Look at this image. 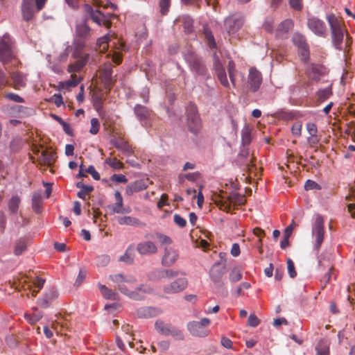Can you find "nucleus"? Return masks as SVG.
<instances>
[{
	"instance_id": "obj_1",
	"label": "nucleus",
	"mask_w": 355,
	"mask_h": 355,
	"mask_svg": "<svg viewBox=\"0 0 355 355\" xmlns=\"http://www.w3.org/2000/svg\"><path fill=\"white\" fill-rule=\"evenodd\" d=\"M330 26L332 43L335 48L339 51L343 50V42L344 38L345 26L342 19L334 14H329L326 17Z\"/></svg>"
},
{
	"instance_id": "obj_2",
	"label": "nucleus",
	"mask_w": 355,
	"mask_h": 355,
	"mask_svg": "<svg viewBox=\"0 0 355 355\" xmlns=\"http://www.w3.org/2000/svg\"><path fill=\"white\" fill-rule=\"evenodd\" d=\"M110 279L116 284L115 287L125 295L130 291L136 283L135 277L130 275H124L123 274H115L110 275Z\"/></svg>"
},
{
	"instance_id": "obj_3",
	"label": "nucleus",
	"mask_w": 355,
	"mask_h": 355,
	"mask_svg": "<svg viewBox=\"0 0 355 355\" xmlns=\"http://www.w3.org/2000/svg\"><path fill=\"white\" fill-rule=\"evenodd\" d=\"M187 126L189 130L197 135L201 129V120L196 105L189 104L187 107Z\"/></svg>"
},
{
	"instance_id": "obj_4",
	"label": "nucleus",
	"mask_w": 355,
	"mask_h": 355,
	"mask_svg": "<svg viewBox=\"0 0 355 355\" xmlns=\"http://www.w3.org/2000/svg\"><path fill=\"white\" fill-rule=\"evenodd\" d=\"M226 271L225 263L220 261L215 263L211 268L209 277L216 287L223 288L225 286L223 277Z\"/></svg>"
},
{
	"instance_id": "obj_5",
	"label": "nucleus",
	"mask_w": 355,
	"mask_h": 355,
	"mask_svg": "<svg viewBox=\"0 0 355 355\" xmlns=\"http://www.w3.org/2000/svg\"><path fill=\"white\" fill-rule=\"evenodd\" d=\"M13 58L11 38L8 34H5L0 37V60L6 63L10 61Z\"/></svg>"
},
{
	"instance_id": "obj_6",
	"label": "nucleus",
	"mask_w": 355,
	"mask_h": 355,
	"mask_svg": "<svg viewBox=\"0 0 355 355\" xmlns=\"http://www.w3.org/2000/svg\"><path fill=\"white\" fill-rule=\"evenodd\" d=\"M211 323L209 318H202L200 321H192L187 324V329L191 335L198 337H205L207 335V327Z\"/></svg>"
},
{
	"instance_id": "obj_7",
	"label": "nucleus",
	"mask_w": 355,
	"mask_h": 355,
	"mask_svg": "<svg viewBox=\"0 0 355 355\" xmlns=\"http://www.w3.org/2000/svg\"><path fill=\"white\" fill-rule=\"evenodd\" d=\"M85 10L89 14L91 19L94 22L96 23L99 26L103 24L107 28L110 27L112 24L110 17H114V15L110 14V17H108L98 10H94V8L88 4L85 6Z\"/></svg>"
},
{
	"instance_id": "obj_8",
	"label": "nucleus",
	"mask_w": 355,
	"mask_h": 355,
	"mask_svg": "<svg viewBox=\"0 0 355 355\" xmlns=\"http://www.w3.org/2000/svg\"><path fill=\"white\" fill-rule=\"evenodd\" d=\"M262 83V75L256 68L252 67L249 69L246 87L251 92H257Z\"/></svg>"
},
{
	"instance_id": "obj_9",
	"label": "nucleus",
	"mask_w": 355,
	"mask_h": 355,
	"mask_svg": "<svg viewBox=\"0 0 355 355\" xmlns=\"http://www.w3.org/2000/svg\"><path fill=\"white\" fill-rule=\"evenodd\" d=\"M312 233L315 236L314 248L318 251L324 241V219L322 216H318L316 217L313 226Z\"/></svg>"
},
{
	"instance_id": "obj_10",
	"label": "nucleus",
	"mask_w": 355,
	"mask_h": 355,
	"mask_svg": "<svg viewBox=\"0 0 355 355\" xmlns=\"http://www.w3.org/2000/svg\"><path fill=\"white\" fill-rule=\"evenodd\" d=\"M244 23V19L241 16H230L224 21V28L229 35H234L238 32Z\"/></svg>"
},
{
	"instance_id": "obj_11",
	"label": "nucleus",
	"mask_w": 355,
	"mask_h": 355,
	"mask_svg": "<svg viewBox=\"0 0 355 355\" xmlns=\"http://www.w3.org/2000/svg\"><path fill=\"white\" fill-rule=\"evenodd\" d=\"M188 285V281L185 277L178 278L175 281L165 285L163 288L164 293L172 295L183 291Z\"/></svg>"
},
{
	"instance_id": "obj_12",
	"label": "nucleus",
	"mask_w": 355,
	"mask_h": 355,
	"mask_svg": "<svg viewBox=\"0 0 355 355\" xmlns=\"http://www.w3.org/2000/svg\"><path fill=\"white\" fill-rule=\"evenodd\" d=\"M186 61L189 64L191 70L197 74L203 75L206 73V67L201 60L193 53H189L184 55Z\"/></svg>"
},
{
	"instance_id": "obj_13",
	"label": "nucleus",
	"mask_w": 355,
	"mask_h": 355,
	"mask_svg": "<svg viewBox=\"0 0 355 355\" xmlns=\"http://www.w3.org/2000/svg\"><path fill=\"white\" fill-rule=\"evenodd\" d=\"M307 25L309 28L316 35L320 37L325 36L327 33V27L322 19L316 17H310L308 19Z\"/></svg>"
},
{
	"instance_id": "obj_14",
	"label": "nucleus",
	"mask_w": 355,
	"mask_h": 355,
	"mask_svg": "<svg viewBox=\"0 0 355 355\" xmlns=\"http://www.w3.org/2000/svg\"><path fill=\"white\" fill-rule=\"evenodd\" d=\"M243 200V197L239 194H234L227 197L225 200L220 198L216 199L215 204L219 207V209L224 210L226 212H229L231 210L232 203H242Z\"/></svg>"
},
{
	"instance_id": "obj_15",
	"label": "nucleus",
	"mask_w": 355,
	"mask_h": 355,
	"mask_svg": "<svg viewBox=\"0 0 355 355\" xmlns=\"http://www.w3.org/2000/svg\"><path fill=\"white\" fill-rule=\"evenodd\" d=\"M44 282L45 279L39 277H35L28 282L25 277L20 279V284H22L23 286H26L27 288L31 291L32 295L34 297L36 296L40 290L43 288Z\"/></svg>"
},
{
	"instance_id": "obj_16",
	"label": "nucleus",
	"mask_w": 355,
	"mask_h": 355,
	"mask_svg": "<svg viewBox=\"0 0 355 355\" xmlns=\"http://www.w3.org/2000/svg\"><path fill=\"white\" fill-rule=\"evenodd\" d=\"M112 67L111 62L105 63L100 72V76L106 87H110L115 82L112 77Z\"/></svg>"
},
{
	"instance_id": "obj_17",
	"label": "nucleus",
	"mask_w": 355,
	"mask_h": 355,
	"mask_svg": "<svg viewBox=\"0 0 355 355\" xmlns=\"http://www.w3.org/2000/svg\"><path fill=\"white\" fill-rule=\"evenodd\" d=\"M137 250L141 255H150L157 253V248L153 242L146 241L139 243Z\"/></svg>"
},
{
	"instance_id": "obj_18",
	"label": "nucleus",
	"mask_w": 355,
	"mask_h": 355,
	"mask_svg": "<svg viewBox=\"0 0 355 355\" xmlns=\"http://www.w3.org/2000/svg\"><path fill=\"white\" fill-rule=\"evenodd\" d=\"M179 254L176 250L172 248H166L162 259V264L164 266H171L178 260Z\"/></svg>"
},
{
	"instance_id": "obj_19",
	"label": "nucleus",
	"mask_w": 355,
	"mask_h": 355,
	"mask_svg": "<svg viewBox=\"0 0 355 355\" xmlns=\"http://www.w3.org/2000/svg\"><path fill=\"white\" fill-rule=\"evenodd\" d=\"M214 67L216 73L217 78L220 84L225 88H230V85L227 80L225 70L219 60H215Z\"/></svg>"
},
{
	"instance_id": "obj_20",
	"label": "nucleus",
	"mask_w": 355,
	"mask_h": 355,
	"mask_svg": "<svg viewBox=\"0 0 355 355\" xmlns=\"http://www.w3.org/2000/svg\"><path fill=\"white\" fill-rule=\"evenodd\" d=\"M134 111L137 118L140 121L142 125H146L150 116V110L145 106L137 104L135 106Z\"/></svg>"
},
{
	"instance_id": "obj_21",
	"label": "nucleus",
	"mask_w": 355,
	"mask_h": 355,
	"mask_svg": "<svg viewBox=\"0 0 355 355\" xmlns=\"http://www.w3.org/2000/svg\"><path fill=\"white\" fill-rule=\"evenodd\" d=\"M21 12L24 20L28 21L34 16V5L33 0H23L21 6Z\"/></svg>"
},
{
	"instance_id": "obj_22",
	"label": "nucleus",
	"mask_w": 355,
	"mask_h": 355,
	"mask_svg": "<svg viewBox=\"0 0 355 355\" xmlns=\"http://www.w3.org/2000/svg\"><path fill=\"white\" fill-rule=\"evenodd\" d=\"M159 313V310L156 308L144 306L137 309V315L139 318L148 319L158 315Z\"/></svg>"
},
{
	"instance_id": "obj_23",
	"label": "nucleus",
	"mask_w": 355,
	"mask_h": 355,
	"mask_svg": "<svg viewBox=\"0 0 355 355\" xmlns=\"http://www.w3.org/2000/svg\"><path fill=\"white\" fill-rule=\"evenodd\" d=\"M117 222L121 225H130L133 227H144L146 224L139 219L130 216H121L117 218Z\"/></svg>"
},
{
	"instance_id": "obj_24",
	"label": "nucleus",
	"mask_w": 355,
	"mask_h": 355,
	"mask_svg": "<svg viewBox=\"0 0 355 355\" xmlns=\"http://www.w3.org/2000/svg\"><path fill=\"white\" fill-rule=\"evenodd\" d=\"M147 188V185L143 180H137L130 183L125 188V194L131 196L134 193L143 191Z\"/></svg>"
},
{
	"instance_id": "obj_25",
	"label": "nucleus",
	"mask_w": 355,
	"mask_h": 355,
	"mask_svg": "<svg viewBox=\"0 0 355 355\" xmlns=\"http://www.w3.org/2000/svg\"><path fill=\"white\" fill-rule=\"evenodd\" d=\"M32 208L36 214H40L42 211V197L41 192H34L32 196Z\"/></svg>"
},
{
	"instance_id": "obj_26",
	"label": "nucleus",
	"mask_w": 355,
	"mask_h": 355,
	"mask_svg": "<svg viewBox=\"0 0 355 355\" xmlns=\"http://www.w3.org/2000/svg\"><path fill=\"white\" fill-rule=\"evenodd\" d=\"M88 55L86 54L83 57H82L80 60H77L76 62L70 64L68 66L67 71L69 73H73L80 71L83 67L86 64L87 60H88Z\"/></svg>"
},
{
	"instance_id": "obj_27",
	"label": "nucleus",
	"mask_w": 355,
	"mask_h": 355,
	"mask_svg": "<svg viewBox=\"0 0 355 355\" xmlns=\"http://www.w3.org/2000/svg\"><path fill=\"white\" fill-rule=\"evenodd\" d=\"M38 162L45 166H51L54 162V154L46 150H42L38 156Z\"/></svg>"
},
{
	"instance_id": "obj_28",
	"label": "nucleus",
	"mask_w": 355,
	"mask_h": 355,
	"mask_svg": "<svg viewBox=\"0 0 355 355\" xmlns=\"http://www.w3.org/2000/svg\"><path fill=\"white\" fill-rule=\"evenodd\" d=\"M12 80V87L15 89H20L26 85V78L24 75L18 72H13L10 75Z\"/></svg>"
},
{
	"instance_id": "obj_29",
	"label": "nucleus",
	"mask_w": 355,
	"mask_h": 355,
	"mask_svg": "<svg viewBox=\"0 0 355 355\" xmlns=\"http://www.w3.org/2000/svg\"><path fill=\"white\" fill-rule=\"evenodd\" d=\"M32 311L33 313H24L25 319L31 324L36 323L42 318V313L40 311L37 307H33Z\"/></svg>"
},
{
	"instance_id": "obj_30",
	"label": "nucleus",
	"mask_w": 355,
	"mask_h": 355,
	"mask_svg": "<svg viewBox=\"0 0 355 355\" xmlns=\"http://www.w3.org/2000/svg\"><path fill=\"white\" fill-rule=\"evenodd\" d=\"M99 289L103 297L107 300H118L119 299V294L108 288L104 285H99Z\"/></svg>"
},
{
	"instance_id": "obj_31",
	"label": "nucleus",
	"mask_w": 355,
	"mask_h": 355,
	"mask_svg": "<svg viewBox=\"0 0 355 355\" xmlns=\"http://www.w3.org/2000/svg\"><path fill=\"white\" fill-rule=\"evenodd\" d=\"M171 324L166 323L163 320H157L155 323V328L157 332L164 336H168Z\"/></svg>"
},
{
	"instance_id": "obj_32",
	"label": "nucleus",
	"mask_w": 355,
	"mask_h": 355,
	"mask_svg": "<svg viewBox=\"0 0 355 355\" xmlns=\"http://www.w3.org/2000/svg\"><path fill=\"white\" fill-rule=\"evenodd\" d=\"M119 260L128 264H131L134 261V246L130 245L125 250L123 255H122Z\"/></svg>"
},
{
	"instance_id": "obj_33",
	"label": "nucleus",
	"mask_w": 355,
	"mask_h": 355,
	"mask_svg": "<svg viewBox=\"0 0 355 355\" xmlns=\"http://www.w3.org/2000/svg\"><path fill=\"white\" fill-rule=\"evenodd\" d=\"M242 277L241 270L239 267H234L229 273L228 279L231 283H236L240 281Z\"/></svg>"
},
{
	"instance_id": "obj_34",
	"label": "nucleus",
	"mask_w": 355,
	"mask_h": 355,
	"mask_svg": "<svg viewBox=\"0 0 355 355\" xmlns=\"http://www.w3.org/2000/svg\"><path fill=\"white\" fill-rule=\"evenodd\" d=\"M293 44L299 49L308 46L305 37L300 33H294L292 37Z\"/></svg>"
},
{
	"instance_id": "obj_35",
	"label": "nucleus",
	"mask_w": 355,
	"mask_h": 355,
	"mask_svg": "<svg viewBox=\"0 0 355 355\" xmlns=\"http://www.w3.org/2000/svg\"><path fill=\"white\" fill-rule=\"evenodd\" d=\"M251 132L252 129L249 126L245 125L243 127L241 131V139L243 146L248 145L251 142Z\"/></svg>"
},
{
	"instance_id": "obj_36",
	"label": "nucleus",
	"mask_w": 355,
	"mask_h": 355,
	"mask_svg": "<svg viewBox=\"0 0 355 355\" xmlns=\"http://www.w3.org/2000/svg\"><path fill=\"white\" fill-rule=\"evenodd\" d=\"M20 204V198L18 196H13L8 202V208L12 214L17 213Z\"/></svg>"
},
{
	"instance_id": "obj_37",
	"label": "nucleus",
	"mask_w": 355,
	"mask_h": 355,
	"mask_svg": "<svg viewBox=\"0 0 355 355\" xmlns=\"http://www.w3.org/2000/svg\"><path fill=\"white\" fill-rule=\"evenodd\" d=\"M90 28L86 23L78 24L76 27L77 35L80 37H86L90 32Z\"/></svg>"
},
{
	"instance_id": "obj_38",
	"label": "nucleus",
	"mask_w": 355,
	"mask_h": 355,
	"mask_svg": "<svg viewBox=\"0 0 355 355\" xmlns=\"http://www.w3.org/2000/svg\"><path fill=\"white\" fill-rule=\"evenodd\" d=\"M105 163L115 170L122 169L124 167L123 163L116 158L108 157L105 159Z\"/></svg>"
},
{
	"instance_id": "obj_39",
	"label": "nucleus",
	"mask_w": 355,
	"mask_h": 355,
	"mask_svg": "<svg viewBox=\"0 0 355 355\" xmlns=\"http://www.w3.org/2000/svg\"><path fill=\"white\" fill-rule=\"evenodd\" d=\"M168 335H171L176 340H182L184 338L182 331L171 325L168 331Z\"/></svg>"
},
{
	"instance_id": "obj_40",
	"label": "nucleus",
	"mask_w": 355,
	"mask_h": 355,
	"mask_svg": "<svg viewBox=\"0 0 355 355\" xmlns=\"http://www.w3.org/2000/svg\"><path fill=\"white\" fill-rule=\"evenodd\" d=\"M317 355H329V347L324 342H320L315 347Z\"/></svg>"
},
{
	"instance_id": "obj_41",
	"label": "nucleus",
	"mask_w": 355,
	"mask_h": 355,
	"mask_svg": "<svg viewBox=\"0 0 355 355\" xmlns=\"http://www.w3.org/2000/svg\"><path fill=\"white\" fill-rule=\"evenodd\" d=\"M158 272L159 274L160 278L171 279L177 277L179 275V272L178 270H174L172 269L162 270Z\"/></svg>"
},
{
	"instance_id": "obj_42",
	"label": "nucleus",
	"mask_w": 355,
	"mask_h": 355,
	"mask_svg": "<svg viewBox=\"0 0 355 355\" xmlns=\"http://www.w3.org/2000/svg\"><path fill=\"white\" fill-rule=\"evenodd\" d=\"M109 208L111 210L112 214H125L129 213L130 210H128L123 207V204H119L115 202L114 204L110 205Z\"/></svg>"
},
{
	"instance_id": "obj_43",
	"label": "nucleus",
	"mask_w": 355,
	"mask_h": 355,
	"mask_svg": "<svg viewBox=\"0 0 355 355\" xmlns=\"http://www.w3.org/2000/svg\"><path fill=\"white\" fill-rule=\"evenodd\" d=\"M293 26V22L291 19H287L283 21L278 26V30L280 32L286 33L290 31Z\"/></svg>"
},
{
	"instance_id": "obj_44",
	"label": "nucleus",
	"mask_w": 355,
	"mask_h": 355,
	"mask_svg": "<svg viewBox=\"0 0 355 355\" xmlns=\"http://www.w3.org/2000/svg\"><path fill=\"white\" fill-rule=\"evenodd\" d=\"M26 249V243L24 240L20 239L15 245L14 253L15 255H20Z\"/></svg>"
},
{
	"instance_id": "obj_45",
	"label": "nucleus",
	"mask_w": 355,
	"mask_h": 355,
	"mask_svg": "<svg viewBox=\"0 0 355 355\" xmlns=\"http://www.w3.org/2000/svg\"><path fill=\"white\" fill-rule=\"evenodd\" d=\"M171 0H159V6L160 8V12L162 15H166L171 6Z\"/></svg>"
},
{
	"instance_id": "obj_46",
	"label": "nucleus",
	"mask_w": 355,
	"mask_h": 355,
	"mask_svg": "<svg viewBox=\"0 0 355 355\" xmlns=\"http://www.w3.org/2000/svg\"><path fill=\"white\" fill-rule=\"evenodd\" d=\"M116 147L118 149L122 150L128 155H130L133 153L132 146L128 142L124 141H121L120 142L117 143Z\"/></svg>"
},
{
	"instance_id": "obj_47",
	"label": "nucleus",
	"mask_w": 355,
	"mask_h": 355,
	"mask_svg": "<svg viewBox=\"0 0 355 355\" xmlns=\"http://www.w3.org/2000/svg\"><path fill=\"white\" fill-rule=\"evenodd\" d=\"M109 42L110 36L108 35H104L98 40L97 44L101 48V51H105L107 49Z\"/></svg>"
},
{
	"instance_id": "obj_48",
	"label": "nucleus",
	"mask_w": 355,
	"mask_h": 355,
	"mask_svg": "<svg viewBox=\"0 0 355 355\" xmlns=\"http://www.w3.org/2000/svg\"><path fill=\"white\" fill-rule=\"evenodd\" d=\"M82 78L76 74H71V78L64 83L68 87H73L77 86L81 81Z\"/></svg>"
},
{
	"instance_id": "obj_49",
	"label": "nucleus",
	"mask_w": 355,
	"mask_h": 355,
	"mask_svg": "<svg viewBox=\"0 0 355 355\" xmlns=\"http://www.w3.org/2000/svg\"><path fill=\"white\" fill-rule=\"evenodd\" d=\"M90 123L91 128L89 130V132L92 135H96L98 132L100 128V123L98 119L97 118H92Z\"/></svg>"
},
{
	"instance_id": "obj_50",
	"label": "nucleus",
	"mask_w": 355,
	"mask_h": 355,
	"mask_svg": "<svg viewBox=\"0 0 355 355\" xmlns=\"http://www.w3.org/2000/svg\"><path fill=\"white\" fill-rule=\"evenodd\" d=\"M110 261V256L107 254H101L96 257L97 265L99 266H105Z\"/></svg>"
},
{
	"instance_id": "obj_51",
	"label": "nucleus",
	"mask_w": 355,
	"mask_h": 355,
	"mask_svg": "<svg viewBox=\"0 0 355 355\" xmlns=\"http://www.w3.org/2000/svg\"><path fill=\"white\" fill-rule=\"evenodd\" d=\"M93 190L94 187L92 186L87 185L86 187H83V189L78 192L77 196L78 198L85 200L86 196Z\"/></svg>"
},
{
	"instance_id": "obj_52",
	"label": "nucleus",
	"mask_w": 355,
	"mask_h": 355,
	"mask_svg": "<svg viewBox=\"0 0 355 355\" xmlns=\"http://www.w3.org/2000/svg\"><path fill=\"white\" fill-rule=\"evenodd\" d=\"M306 129L309 135V136H315L318 135V127L317 125L312 122H308L306 124Z\"/></svg>"
},
{
	"instance_id": "obj_53",
	"label": "nucleus",
	"mask_w": 355,
	"mask_h": 355,
	"mask_svg": "<svg viewBox=\"0 0 355 355\" xmlns=\"http://www.w3.org/2000/svg\"><path fill=\"white\" fill-rule=\"evenodd\" d=\"M291 8L300 11L303 8V0H288Z\"/></svg>"
},
{
	"instance_id": "obj_54",
	"label": "nucleus",
	"mask_w": 355,
	"mask_h": 355,
	"mask_svg": "<svg viewBox=\"0 0 355 355\" xmlns=\"http://www.w3.org/2000/svg\"><path fill=\"white\" fill-rule=\"evenodd\" d=\"M302 124L301 122L295 123L291 128L292 134L295 137H300L302 134Z\"/></svg>"
},
{
	"instance_id": "obj_55",
	"label": "nucleus",
	"mask_w": 355,
	"mask_h": 355,
	"mask_svg": "<svg viewBox=\"0 0 355 355\" xmlns=\"http://www.w3.org/2000/svg\"><path fill=\"white\" fill-rule=\"evenodd\" d=\"M4 97L10 101L17 103H24V100L23 98L19 96L18 94L14 93H7L4 95Z\"/></svg>"
},
{
	"instance_id": "obj_56",
	"label": "nucleus",
	"mask_w": 355,
	"mask_h": 355,
	"mask_svg": "<svg viewBox=\"0 0 355 355\" xmlns=\"http://www.w3.org/2000/svg\"><path fill=\"white\" fill-rule=\"evenodd\" d=\"M110 180L115 182L116 183H126L128 182V179L125 175L123 174H113L110 177Z\"/></svg>"
},
{
	"instance_id": "obj_57",
	"label": "nucleus",
	"mask_w": 355,
	"mask_h": 355,
	"mask_svg": "<svg viewBox=\"0 0 355 355\" xmlns=\"http://www.w3.org/2000/svg\"><path fill=\"white\" fill-rule=\"evenodd\" d=\"M331 95V89L330 87L325 88L320 90L318 92V97L320 100L324 101Z\"/></svg>"
},
{
	"instance_id": "obj_58",
	"label": "nucleus",
	"mask_w": 355,
	"mask_h": 355,
	"mask_svg": "<svg viewBox=\"0 0 355 355\" xmlns=\"http://www.w3.org/2000/svg\"><path fill=\"white\" fill-rule=\"evenodd\" d=\"M126 296L135 300H141L144 298L143 295L140 293V291H138L136 288L134 291L130 290V291L128 293V295Z\"/></svg>"
},
{
	"instance_id": "obj_59",
	"label": "nucleus",
	"mask_w": 355,
	"mask_h": 355,
	"mask_svg": "<svg viewBox=\"0 0 355 355\" xmlns=\"http://www.w3.org/2000/svg\"><path fill=\"white\" fill-rule=\"evenodd\" d=\"M205 34L209 46L212 49L216 48V44L212 33L210 31H206Z\"/></svg>"
},
{
	"instance_id": "obj_60",
	"label": "nucleus",
	"mask_w": 355,
	"mask_h": 355,
	"mask_svg": "<svg viewBox=\"0 0 355 355\" xmlns=\"http://www.w3.org/2000/svg\"><path fill=\"white\" fill-rule=\"evenodd\" d=\"M304 189L306 191L311 190V189L319 190V189H320V186L317 182H315V181L311 180H308L305 182Z\"/></svg>"
},
{
	"instance_id": "obj_61",
	"label": "nucleus",
	"mask_w": 355,
	"mask_h": 355,
	"mask_svg": "<svg viewBox=\"0 0 355 355\" xmlns=\"http://www.w3.org/2000/svg\"><path fill=\"white\" fill-rule=\"evenodd\" d=\"M299 54L301 57V60L304 62H306L309 58V46H304V48L299 49Z\"/></svg>"
},
{
	"instance_id": "obj_62",
	"label": "nucleus",
	"mask_w": 355,
	"mask_h": 355,
	"mask_svg": "<svg viewBox=\"0 0 355 355\" xmlns=\"http://www.w3.org/2000/svg\"><path fill=\"white\" fill-rule=\"evenodd\" d=\"M260 323L259 319L254 314H250L248 317V324L252 327H256Z\"/></svg>"
},
{
	"instance_id": "obj_63",
	"label": "nucleus",
	"mask_w": 355,
	"mask_h": 355,
	"mask_svg": "<svg viewBox=\"0 0 355 355\" xmlns=\"http://www.w3.org/2000/svg\"><path fill=\"white\" fill-rule=\"evenodd\" d=\"M86 277V271L83 269H80L78 275L75 281L74 285L79 286Z\"/></svg>"
},
{
	"instance_id": "obj_64",
	"label": "nucleus",
	"mask_w": 355,
	"mask_h": 355,
	"mask_svg": "<svg viewBox=\"0 0 355 355\" xmlns=\"http://www.w3.org/2000/svg\"><path fill=\"white\" fill-rule=\"evenodd\" d=\"M320 141V137L318 135L309 136L307 138V142L311 147H315Z\"/></svg>"
}]
</instances>
